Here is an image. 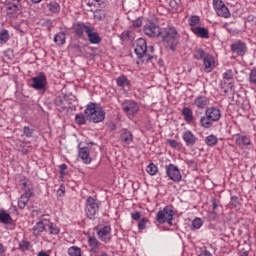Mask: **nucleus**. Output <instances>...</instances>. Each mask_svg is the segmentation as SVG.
<instances>
[{
    "label": "nucleus",
    "mask_w": 256,
    "mask_h": 256,
    "mask_svg": "<svg viewBox=\"0 0 256 256\" xmlns=\"http://www.w3.org/2000/svg\"><path fill=\"white\" fill-rule=\"evenodd\" d=\"M222 27L223 29H226V30L229 29V23H224Z\"/></svg>",
    "instance_id": "63"
},
{
    "label": "nucleus",
    "mask_w": 256,
    "mask_h": 256,
    "mask_svg": "<svg viewBox=\"0 0 256 256\" xmlns=\"http://www.w3.org/2000/svg\"><path fill=\"white\" fill-rule=\"evenodd\" d=\"M147 223H149V218H141L139 221H138V229L139 231H143L147 225Z\"/></svg>",
    "instance_id": "46"
},
{
    "label": "nucleus",
    "mask_w": 256,
    "mask_h": 256,
    "mask_svg": "<svg viewBox=\"0 0 256 256\" xmlns=\"http://www.w3.org/2000/svg\"><path fill=\"white\" fill-rule=\"evenodd\" d=\"M230 205L231 207H233L234 209H237V207H239L240 203H239V197L237 196H232L231 200H230Z\"/></svg>",
    "instance_id": "49"
},
{
    "label": "nucleus",
    "mask_w": 256,
    "mask_h": 256,
    "mask_svg": "<svg viewBox=\"0 0 256 256\" xmlns=\"http://www.w3.org/2000/svg\"><path fill=\"white\" fill-rule=\"evenodd\" d=\"M13 221V218H11V214L6 213L5 210H0V223H3L4 225H9Z\"/></svg>",
    "instance_id": "33"
},
{
    "label": "nucleus",
    "mask_w": 256,
    "mask_h": 256,
    "mask_svg": "<svg viewBox=\"0 0 256 256\" xmlns=\"http://www.w3.org/2000/svg\"><path fill=\"white\" fill-rule=\"evenodd\" d=\"M31 88L36 91H45L47 89V76L40 73L38 76H35L31 79Z\"/></svg>",
    "instance_id": "10"
},
{
    "label": "nucleus",
    "mask_w": 256,
    "mask_h": 256,
    "mask_svg": "<svg viewBox=\"0 0 256 256\" xmlns=\"http://www.w3.org/2000/svg\"><path fill=\"white\" fill-rule=\"evenodd\" d=\"M223 113L217 106H210L205 109L204 115L200 117L199 123L202 129H211L215 123L221 121Z\"/></svg>",
    "instance_id": "1"
},
{
    "label": "nucleus",
    "mask_w": 256,
    "mask_h": 256,
    "mask_svg": "<svg viewBox=\"0 0 256 256\" xmlns=\"http://www.w3.org/2000/svg\"><path fill=\"white\" fill-rule=\"evenodd\" d=\"M120 141L124 147H128V145H131V143H133V133L124 130L120 134Z\"/></svg>",
    "instance_id": "24"
},
{
    "label": "nucleus",
    "mask_w": 256,
    "mask_h": 256,
    "mask_svg": "<svg viewBox=\"0 0 256 256\" xmlns=\"http://www.w3.org/2000/svg\"><path fill=\"white\" fill-rule=\"evenodd\" d=\"M190 31H192L196 37H200L201 39H209V29L205 27L198 26L196 28H190Z\"/></svg>",
    "instance_id": "22"
},
{
    "label": "nucleus",
    "mask_w": 256,
    "mask_h": 256,
    "mask_svg": "<svg viewBox=\"0 0 256 256\" xmlns=\"http://www.w3.org/2000/svg\"><path fill=\"white\" fill-rule=\"evenodd\" d=\"M133 27H135L136 29H139V27H141L143 25V20H141V18H137L136 20H134L132 22Z\"/></svg>",
    "instance_id": "51"
},
{
    "label": "nucleus",
    "mask_w": 256,
    "mask_h": 256,
    "mask_svg": "<svg viewBox=\"0 0 256 256\" xmlns=\"http://www.w3.org/2000/svg\"><path fill=\"white\" fill-rule=\"evenodd\" d=\"M84 115L87 121H91V123H101V121H105V110L101 107H97L93 102H90L86 106Z\"/></svg>",
    "instance_id": "4"
},
{
    "label": "nucleus",
    "mask_w": 256,
    "mask_h": 256,
    "mask_svg": "<svg viewBox=\"0 0 256 256\" xmlns=\"http://www.w3.org/2000/svg\"><path fill=\"white\" fill-rule=\"evenodd\" d=\"M166 143H167V145H170V147H172V149H177V147H179V142H177L174 139H167Z\"/></svg>",
    "instance_id": "50"
},
{
    "label": "nucleus",
    "mask_w": 256,
    "mask_h": 256,
    "mask_svg": "<svg viewBox=\"0 0 256 256\" xmlns=\"http://www.w3.org/2000/svg\"><path fill=\"white\" fill-rule=\"evenodd\" d=\"M166 175L170 181H174V183H179L183 176L181 175V171L179 167L175 166V164H169L165 166Z\"/></svg>",
    "instance_id": "8"
},
{
    "label": "nucleus",
    "mask_w": 256,
    "mask_h": 256,
    "mask_svg": "<svg viewBox=\"0 0 256 256\" xmlns=\"http://www.w3.org/2000/svg\"><path fill=\"white\" fill-rule=\"evenodd\" d=\"M134 53L141 60L142 63H149V61L153 59L155 47H147V41L144 38H138L134 44Z\"/></svg>",
    "instance_id": "3"
},
{
    "label": "nucleus",
    "mask_w": 256,
    "mask_h": 256,
    "mask_svg": "<svg viewBox=\"0 0 256 256\" xmlns=\"http://www.w3.org/2000/svg\"><path fill=\"white\" fill-rule=\"evenodd\" d=\"M3 253H5V246L0 243V256L3 255Z\"/></svg>",
    "instance_id": "58"
},
{
    "label": "nucleus",
    "mask_w": 256,
    "mask_h": 256,
    "mask_svg": "<svg viewBox=\"0 0 256 256\" xmlns=\"http://www.w3.org/2000/svg\"><path fill=\"white\" fill-rule=\"evenodd\" d=\"M235 143L238 147L242 149H251L253 147V142H251V138L246 135L236 134L235 135Z\"/></svg>",
    "instance_id": "14"
},
{
    "label": "nucleus",
    "mask_w": 256,
    "mask_h": 256,
    "mask_svg": "<svg viewBox=\"0 0 256 256\" xmlns=\"http://www.w3.org/2000/svg\"><path fill=\"white\" fill-rule=\"evenodd\" d=\"M33 196V192L31 190L26 191L24 194H22L19 198H18V207L19 209H25L29 203V200L31 199V197Z\"/></svg>",
    "instance_id": "20"
},
{
    "label": "nucleus",
    "mask_w": 256,
    "mask_h": 256,
    "mask_svg": "<svg viewBox=\"0 0 256 256\" xmlns=\"http://www.w3.org/2000/svg\"><path fill=\"white\" fill-rule=\"evenodd\" d=\"M100 205H101V202H98L92 196H89L86 199L85 213H86L87 219H90L91 221H95L97 219V213H99Z\"/></svg>",
    "instance_id": "6"
},
{
    "label": "nucleus",
    "mask_w": 256,
    "mask_h": 256,
    "mask_svg": "<svg viewBox=\"0 0 256 256\" xmlns=\"http://www.w3.org/2000/svg\"><path fill=\"white\" fill-rule=\"evenodd\" d=\"M224 81H233V70L228 69L223 73Z\"/></svg>",
    "instance_id": "48"
},
{
    "label": "nucleus",
    "mask_w": 256,
    "mask_h": 256,
    "mask_svg": "<svg viewBox=\"0 0 256 256\" xmlns=\"http://www.w3.org/2000/svg\"><path fill=\"white\" fill-rule=\"evenodd\" d=\"M54 43L57 45H65V32H59L54 36Z\"/></svg>",
    "instance_id": "37"
},
{
    "label": "nucleus",
    "mask_w": 256,
    "mask_h": 256,
    "mask_svg": "<svg viewBox=\"0 0 256 256\" xmlns=\"http://www.w3.org/2000/svg\"><path fill=\"white\" fill-rule=\"evenodd\" d=\"M226 31H228V33H230V34H231V33H235V31L233 30V28H229V27L226 29Z\"/></svg>",
    "instance_id": "62"
},
{
    "label": "nucleus",
    "mask_w": 256,
    "mask_h": 256,
    "mask_svg": "<svg viewBox=\"0 0 256 256\" xmlns=\"http://www.w3.org/2000/svg\"><path fill=\"white\" fill-rule=\"evenodd\" d=\"M202 61L205 71H213V67H215V58L213 57V55L208 53V55H206L205 59Z\"/></svg>",
    "instance_id": "25"
},
{
    "label": "nucleus",
    "mask_w": 256,
    "mask_h": 256,
    "mask_svg": "<svg viewBox=\"0 0 256 256\" xmlns=\"http://www.w3.org/2000/svg\"><path fill=\"white\" fill-rule=\"evenodd\" d=\"M20 185L23 187L22 189H24L25 193L29 190L33 193V188H31V182L29 180H21Z\"/></svg>",
    "instance_id": "41"
},
{
    "label": "nucleus",
    "mask_w": 256,
    "mask_h": 256,
    "mask_svg": "<svg viewBox=\"0 0 256 256\" xmlns=\"http://www.w3.org/2000/svg\"><path fill=\"white\" fill-rule=\"evenodd\" d=\"M230 49L233 55H237L238 57H245L247 54V44L241 40L233 42Z\"/></svg>",
    "instance_id": "11"
},
{
    "label": "nucleus",
    "mask_w": 256,
    "mask_h": 256,
    "mask_svg": "<svg viewBox=\"0 0 256 256\" xmlns=\"http://www.w3.org/2000/svg\"><path fill=\"white\" fill-rule=\"evenodd\" d=\"M144 34L147 37L155 39L161 37V27L155 22H149L143 27Z\"/></svg>",
    "instance_id": "9"
},
{
    "label": "nucleus",
    "mask_w": 256,
    "mask_h": 256,
    "mask_svg": "<svg viewBox=\"0 0 256 256\" xmlns=\"http://www.w3.org/2000/svg\"><path fill=\"white\" fill-rule=\"evenodd\" d=\"M60 175H63L64 171H67V164H61L59 166Z\"/></svg>",
    "instance_id": "56"
},
{
    "label": "nucleus",
    "mask_w": 256,
    "mask_h": 256,
    "mask_svg": "<svg viewBox=\"0 0 256 256\" xmlns=\"http://www.w3.org/2000/svg\"><path fill=\"white\" fill-rule=\"evenodd\" d=\"M86 35L91 45H99V43H101V36L97 31H95V28L93 26H90V28H87Z\"/></svg>",
    "instance_id": "15"
},
{
    "label": "nucleus",
    "mask_w": 256,
    "mask_h": 256,
    "mask_svg": "<svg viewBox=\"0 0 256 256\" xmlns=\"http://www.w3.org/2000/svg\"><path fill=\"white\" fill-rule=\"evenodd\" d=\"M120 39L122 41H130L131 39H133V32L131 31H124L121 35H120Z\"/></svg>",
    "instance_id": "43"
},
{
    "label": "nucleus",
    "mask_w": 256,
    "mask_h": 256,
    "mask_svg": "<svg viewBox=\"0 0 256 256\" xmlns=\"http://www.w3.org/2000/svg\"><path fill=\"white\" fill-rule=\"evenodd\" d=\"M91 26L85 25V23H78L74 26V32L77 37H83L84 33L87 34V29H90Z\"/></svg>",
    "instance_id": "27"
},
{
    "label": "nucleus",
    "mask_w": 256,
    "mask_h": 256,
    "mask_svg": "<svg viewBox=\"0 0 256 256\" xmlns=\"http://www.w3.org/2000/svg\"><path fill=\"white\" fill-rule=\"evenodd\" d=\"M97 235L103 243H109L111 241V226H104L97 231Z\"/></svg>",
    "instance_id": "17"
},
{
    "label": "nucleus",
    "mask_w": 256,
    "mask_h": 256,
    "mask_svg": "<svg viewBox=\"0 0 256 256\" xmlns=\"http://www.w3.org/2000/svg\"><path fill=\"white\" fill-rule=\"evenodd\" d=\"M88 245L90 247V253L97 255L101 251V242L93 236L88 237Z\"/></svg>",
    "instance_id": "21"
},
{
    "label": "nucleus",
    "mask_w": 256,
    "mask_h": 256,
    "mask_svg": "<svg viewBox=\"0 0 256 256\" xmlns=\"http://www.w3.org/2000/svg\"><path fill=\"white\" fill-rule=\"evenodd\" d=\"M43 9H48V11H50L51 13H59V11H61L59 3L55 1L43 4Z\"/></svg>",
    "instance_id": "29"
},
{
    "label": "nucleus",
    "mask_w": 256,
    "mask_h": 256,
    "mask_svg": "<svg viewBox=\"0 0 256 256\" xmlns=\"http://www.w3.org/2000/svg\"><path fill=\"white\" fill-rule=\"evenodd\" d=\"M192 227L193 229H201L203 227V220L201 218H195L192 221Z\"/></svg>",
    "instance_id": "47"
},
{
    "label": "nucleus",
    "mask_w": 256,
    "mask_h": 256,
    "mask_svg": "<svg viewBox=\"0 0 256 256\" xmlns=\"http://www.w3.org/2000/svg\"><path fill=\"white\" fill-rule=\"evenodd\" d=\"M175 217V210H173V206L168 205L156 213V221L163 225L168 223V225L173 226V219Z\"/></svg>",
    "instance_id": "5"
},
{
    "label": "nucleus",
    "mask_w": 256,
    "mask_h": 256,
    "mask_svg": "<svg viewBox=\"0 0 256 256\" xmlns=\"http://www.w3.org/2000/svg\"><path fill=\"white\" fill-rule=\"evenodd\" d=\"M37 256H49V254H47V252H39Z\"/></svg>",
    "instance_id": "61"
},
{
    "label": "nucleus",
    "mask_w": 256,
    "mask_h": 256,
    "mask_svg": "<svg viewBox=\"0 0 256 256\" xmlns=\"http://www.w3.org/2000/svg\"><path fill=\"white\" fill-rule=\"evenodd\" d=\"M33 231V234L36 237H39L43 231H47V224L43 223V221H39L33 226Z\"/></svg>",
    "instance_id": "28"
},
{
    "label": "nucleus",
    "mask_w": 256,
    "mask_h": 256,
    "mask_svg": "<svg viewBox=\"0 0 256 256\" xmlns=\"http://www.w3.org/2000/svg\"><path fill=\"white\" fill-rule=\"evenodd\" d=\"M193 103L200 111H203L209 107L210 100L209 97L200 95L194 99Z\"/></svg>",
    "instance_id": "18"
},
{
    "label": "nucleus",
    "mask_w": 256,
    "mask_h": 256,
    "mask_svg": "<svg viewBox=\"0 0 256 256\" xmlns=\"http://www.w3.org/2000/svg\"><path fill=\"white\" fill-rule=\"evenodd\" d=\"M46 231H48L49 235H59V233H61V229L53 222L46 224Z\"/></svg>",
    "instance_id": "32"
},
{
    "label": "nucleus",
    "mask_w": 256,
    "mask_h": 256,
    "mask_svg": "<svg viewBox=\"0 0 256 256\" xmlns=\"http://www.w3.org/2000/svg\"><path fill=\"white\" fill-rule=\"evenodd\" d=\"M210 203H212L213 211H217V207H219V200H217V198H211Z\"/></svg>",
    "instance_id": "52"
},
{
    "label": "nucleus",
    "mask_w": 256,
    "mask_h": 256,
    "mask_svg": "<svg viewBox=\"0 0 256 256\" xmlns=\"http://www.w3.org/2000/svg\"><path fill=\"white\" fill-rule=\"evenodd\" d=\"M201 115H203V112L199 111V110H196L195 111V116L196 117H201Z\"/></svg>",
    "instance_id": "60"
},
{
    "label": "nucleus",
    "mask_w": 256,
    "mask_h": 256,
    "mask_svg": "<svg viewBox=\"0 0 256 256\" xmlns=\"http://www.w3.org/2000/svg\"><path fill=\"white\" fill-rule=\"evenodd\" d=\"M6 11L9 15L21 11V0H6Z\"/></svg>",
    "instance_id": "16"
},
{
    "label": "nucleus",
    "mask_w": 256,
    "mask_h": 256,
    "mask_svg": "<svg viewBox=\"0 0 256 256\" xmlns=\"http://www.w3.org/2000/svg\"><path fill=\"white\" fill-rule=\"evenodd\" d=\"M182 139L186 145V147H194V145H197V141H199V138L193 131L186 130L182 134Z\"/></svg>",
    "instance_id": "13"
},
{
    "label": "nucleus",
    "mask_w": 256,
    "mask_h": 256,
    "mask_svg": "<svg viewBox=\"0 0 256 256\" xmlns=\"http://www.w3.org/2000/svg\"><path fill=\"white\" fill-rule=\"evenodd\" d=\"M11 36H9V30L2 29L0 30V43H7Z\"/></svg>",
    "instance_id": "38"
},
{
    "label": "nucleus",
    "mask_w": 256,
    "mask_h": 256,
    "mask_svg": "<svg viewBox=\"0 0 256 256\" xmlns=\"http://www.w3.org/2000/svg\"><path fill=\"white\" fill-rule=\"evenodd\" d=\"M160 37H162V41L165 44V47H167V49H170V51H175L177 49V45H179L180 36L175 26H166L163 30H161Z\"/></svg>",
    "instance_id": "2"
},
{
    "label": "nucleus",
    "mask_w": 256,
    "mask_h": 256,
    "mask_svg": "<svg viewBox=\"0 0 256 256\" xmlns=\"http://www.w3.org/2000/svg\"><path fill=\"white\" fill-rule=\"evenodd\" d=\"M241 256H249V252H243Z\"/></svg>",
    "instance_id": "64"
},
{
    "label": "nucleus",
    "mask_w": 256,
    "mask_h": 256,
    "mask_svg": "<svg viewBox=\"0 0 256 256\" xmlns=\"http://www.w3.org/2000/svg\"><path fill=\"white\" fill-rule=\"evenodd\" d=\"M23 133H24L25 137H28V139H31V137H33V133H35V129H33L29 126H24Z\"/></svg>",
    "instance_id": "44"
},
{
    "label": "nucleus",
    "mask_w": 256,
    "mask_h": 256,
    "mask_svg": "<svg viewBox=\"0 0 256 256\" xmlns=\"http://www.w3.org/2000/svg\"><path fill=\"white\" fill-rule=\"evenodd\" d=\"M212 5L218 17H223L224 19H229V17H231V12L223 0H213Z\"/></svg>",
    "instance_id": "7"
},
{
    "label": "nucleus",
    "mask_w": 256,
    "mask_h": 256,
    "mask_svg": "<svg viewBox=\"0 0 256 256\" xmlns=\"http://www.w3.org/2000/svg\"><path fill=\"white\" fill-rule=\"evenodd\" d=\"M68 255L69 256H81V248L77 246H71L68 249Z\"/></svg>",
    "instance_id": "39"
},
{
    "label": "nucleus",
    "mask_w": 256,
    "mask_h": 256,
    "mask_svg": "<svg viewBox=\"0 0 256 256\" xmlns=\"http://www.w3.org/2000/svg\"><path fill=\"white\" fill-rule=\"evenodd\" d=\"M186 165H189V167H197L195 160H186Z\"/></svg>",
    "instance_id": "57"
},
{
    "label": "nucleus",
    "mask_w": 256,
    "mask_h": 256,
    "mask_svg": "<svg viewBox=\"0 0 256 256\" xmlns=\"http://www.w3.org/2000/svg\"><path fill=\"white\" fill-rule=\"evenodd\" d=\"M249 83L250 85L256 86V67H254L249 73Z\"/></svg>",
    "instance_id": "45"
},
{
    "label": "nucleus",
    "mask_w": 256,
    "mask_h": 256,
    "mask_svg": "<svg viewBox=\"0 0 256 256\" xmlns=\"http://www.w3.org/2000/svg\"><path fill=\"white\" fill-rule=\"evenodd\" d=\"M85 118L87 119V117H86L85 115H83V113H78V114H76V116H75V122H76L78 125H85V123H86Z\"/></svg>",
    "instance_id": "42"
},
{
    "label": "nucleus",
    "mask_w": 256,
    "mask_h": 256,
    "mask_svg": "<svg viewBox=\"0 0 256 256\" xmlns=\"http://www.w3.org/2000/svg\"><path fill=\"white\" fill-rule=\"evenodd\" d=\"M54 105L60 113H63L69 107V100L63 96H58L54 100Z\"/></svg>",
    "instance_id": "19"
},
{
    "label": "nucleus",
    "mask_w": 256,
    "mask_h": 256,
    "mask_svg": "<svg viewBox=\"0 0 256 256\" xmlns=\"http://www.w3.org/2000/svg\"><path fill=\"white\" fill-rule=\"evenodd\" d=\"M131 219H133L134 221H140L141 220V212L131 213Z\"/></svg>",
    "instance_id": "53"
},
{
    "label": "nucleus",
    "mask_w": 256,
    "mask_h": 256,
    "mask_svg": "<svg viewBox=\"0 0 256 256\" xmlns=\"http://www.w3.org/2000/svg\"><path fill=\"white\" fill-rule=\"evenodd\" d=\"M78 155L85 165L91 163V152L89 151V147L80 148Z\"/></svg>",
    "instance_id": "23"
},
{
    "label": "nucleus",
    "mask_w": 256,
    "mask_h": 256,
    "mask_svg": "<svg viewBox=\"0 0 256 256\" xmlns=\"http://www.w3.org/2000/svg\"><path fill=\"white\" fill-rule=\"evenodd\" d=\"M116 83H117L118 87H129V80L127 79V76H125V75L119 76L116 79Z\"/></svg>",
    "instance_id": "36"
},
{
    "label": "nucleus",
    "mask_w": 256,
    "mask_h": 256,
    "mask_svg": "<svg viewBox=\"0 0 256 256\" xmlns=\"http://www.w3.org/2000/svg\"><path fill=\"white\" fill-rule=\"evenodd\" d=\"M157 171H159V169L157 168V165H155L154 163H150L146 167V172L149 173L152 176L157 175Z\"/></svg>",
    "instance_id": "40"
},
{
    "label": "nucleus",
    "mask_w": 256,
    "mask_h": 256,
    "mask_svg": "<svg viewBox=\"0 0 256 256\" xmlns=\"http://www.w3.org/2000/svg\"><path fill=\"white\" fill-rule=\"evenodd\" d=\"M200 23H201V17L197 15H192L188 19V25L190 26V29H196L197 27H199Z\"/></svg>",
    "instance_id": "31"
},
{
    "label": "nucleus",
    "mask_w": 256,
    "mask_h": 256,
    "mask_svg": "<svg viewBox=\"0 0 256 256\" xmlns=\"http://www.w3.org/2000/svg\"><path fill=\"white\" fill-rule=\"evenodd\" d=\"M198 256H213L209 250H202Z\"/></svg>",
    "instance_id": "55"
},
{
    "label": "nucleus",
    "mask_w": 256,
    "mask_h": 256,
    "mask_svg": "<svg viewBox=\"0 0 256 256\" xmlns=\"http://www.w3.org/2000/svg\"><path fill=\"white\" fill-rule=\"evenodd\" d=\"M96 3H98L99 7L104 9V7H107V0H94Z\"/></svg>",
    "instance_id": "54"
},
{
    "label": "nucleus",
    "mask_w": 256,
    "mask_h": 256,
    "mask_svg": "<svg viewBox=\"0 0 256 256\" xmlns=\"http://www.w3.org/2000/svg\"><path fill=\"white\" fill-rule=\"evenodd\" d=\"M122 109L126 115H137L139 113V104L133 100H125L122 103Z\"/></svg>",
    "instance_id": "12"
},
{
    "label": "nucleus",
    "mask_w": 256,
    "mask_h": 256,
    "mask_svg": "<svg viewBox=\"0 0 256 256\" xmlns=\"http://www.w3.org/2000/svg\"><path fill=\"white\" fill-rule=\"evenodd\" d=\"M204 142L208 147H215L219 143V139L217 136L210 134L204 139Z\"/></svg>",
    "instance_id": "34"
},
{
    "label": "nucleus",
    "mask_w": 256,
    "mask_h": 256,
    "mask_svg": "<svg viewBox=\"0 0 256 256\" xmlns=\"http://www.w3.org/2000/svg\"><path fill=\"white\" fill-rule=\"evenodd\" d=\"M210 217H211L212 219H217V212L212 211V212L210 213Z\"/></svg>",
    "instance_id": "59"
},
{
    "label": "nucleus",
    "mask_w": 256,
    "mask_h": 256,
    "mask_svg": "<svg viewBox=\"0 0 256 256\" xmlns=\"http://www.w3.org/2000/svg\"><path fill=\"white\" fill-rule=\"evenodd\" d=\"M208 54L203 48H196L193 52V57L196 61H204Z\"/></svg>",
    "instance_id": "30"
},
{
    "label": "nucleus",
    "mask_w": 256,
    "mask_h": 256,
    "mask_svg": "<svg viewBox=\"0 0 256 256\" xmlns=\"http://www.w3.org/2000/svg\"><path fill=\"white\" fill-rule=\"evenodd\" d=\"M29 247H31V242H29V240L25 238L18 243L19 251H23V252L29 251Z\"/></svg>",
    "instance_id": "35"
},
{
    "label": "nucleus",
    "mask_w": 256,
    "mask_h": 256,
    "mask_svg": "<svg viewBox=\"0 0 256 256\" xmlns=\"http://www.w3.org/2000/svg\"><path fill=\"white\" fill-rule=\"evenodd\" d=\"M182 115L184 117V121L188 123V125H191L195 121V116H193V110L189 107H184L182 109Z\"/></svg>",
    "instance_id": "26"
}]
</instances>
